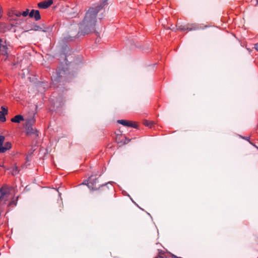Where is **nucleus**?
I'll return each mask as SVG.
<instances>
[{
	"label": "nucleus",
	"instance_id": "obj_1",
	"mask_svg": "<svg viewBox=\"0 0 258 258\" xmlns=\"http://www.w3.org/2000/svg\"><path fill=\"white\" fill-rule=\"evenodd\" d=\"M102 9L101 6L92 7L86 13L83 21L80 23V33L83 36L95 31L96 16Z\"/></svg>",
	"mask_w": 258,
	"mask_h": 258
},
{
	"label": "nucleus",
	"instance_id": "obj_2",
	"mask_svg": "<svg viewBox=\"0 0 258 258\" xmlns=\"http://www.w3.org/2000/svg\"><path fill=\"white\" fill-rule=\"evenodd\" d=\"M78 35H83L80 33V26L79 30L76 25H71L68 29L67 33L63 35L62 39L64 41L69 42L73 41Z\"/></svg>",
	"mask_w": 258,
	"mask_h": 258
},
{
	"label": "nucleus",
	"instance_id": "obj_3",
	"mask_svg": "<svg viewBox=\"0 0 258 258\" xmlns=\"http://www.w3.org/2000/svg\"><path fill=\"white\" fill-rule=\"evenodd\" d=\"M35 122V119L34 118V117H32L26 119L25 128L27 135H34L35 137H38V131L35 128L33 127V125Z\"/></svg>",
	"mask_w": 258,
	"mask_h": 258
},
{
	"label": "nucleus",
	"instance_id": "obj_4",
	"mask_svg": "<svg viewBox=\"0 0 258 258\" xmlns=\"http://www.w3.org/2000/svg\"><path fill=\"white\" fill-rule=\"evenodd\" d=\"M10 190L8 186L3 185L0 188V215L4 211L3 206L9 200Z\"/></svg>",
	"mask_w": 258,
	"mask_h": 258
},
{
	"label": "nucleus",
	"instance_id": "obj_5",
	"mask_svg": "<svg viewBox=\"0 0 258 258\" xmlns=\"http://www.w3.org/2000/svg\"><path fill=\"white\" fill-rule=\"evenodd\" d=\"M99 182L97 178H92V177H90L89 179V182L87 183L85 182H83L81 184H85L88 186V187L92 190H96L98 189L101 186L103 185H101L98 184Z\"/></svg>",
	"mask_w": 258,
	"mask_h": 258
},
{
	"label": "nucleus",
	"instance_id": "obj_6",
	"mask_svg": "<svg viewBox=\"0 0 258 258\" xmlns=\"http://www.w3.org/2000/svg\"><path fill=\"white\" fill-rule=\"evenodd\" d=\"M34 30L35 31H42L43 32H46L47 31V28L44 26L43 24L42 25V27L39 25H37L35 23H32L31 24V28L29 29H25L24 32H28L29 31Z\"/></svg>",
	"mask_w": 258,
	"mask_h": 258
},
{
	"label": "nucleus",
	"instance_id": "obj_7",
	"mask_svg": "<svg viewBox=\"0 0 258 258\" xmlns=\"http://www.w3.org/2000/svg\"><path fill=\"white\" fill-rule=\"evenodd\" d=\"M117 122L126 126H131L133 127L134 128H138V125L136 124L135 122H133L131 121H128L127 120H124V119H121V120H118Z\"/></svg>",
	"mask_w": 258,
	"mask_h": 258
},
{
	"label": "nucleus",
	"instance_id": "obj_8",
	"mask_svg": "<svg viewBox=\"0 0 258 258\" xmlns=\"http://www.w3.org/2000/svg\"><path fill=\"white\" fill-rule=\"evenodd\" d=\"M67 74L66 71L64 68L59 69L55 74V76H53L54 79L57 81L62 77H65Z\"/></svg>",
	"mask_w": 258,
	"mask_h": 258
},
{
	"label": "nucleus",
	"instance_id": "obj_9",
	"mask_svg": "<svg viewBox=\"0 0 258 258\" xmlns=\"http://www.w3.org/2000/svg\"><path fill=\"white\" fill-rule=\"evenodd\" d=\"M53 4V0H47L38 4V7L40 9H47Z\"/></svg>",
	"mask_w": 258,
	"mask_h": 258
},
{
	"label": "nucleus",
	"instance_id": "obj_10",
	"mask_svg": "<svg viewBox=\"0 0 258 258\" xmlns=\"http://www.w3.org/2000/svg\"><path fill=\"white\" fill-rule=\"evenodd\" d=\"M178 29L181 30L182 31L189 30L192 31L197 29V28L195 27L193 24H187L186 25H181L179 26Z\"/></svg>",
	"mask_w": 258,
	"mask_h": 258
},
{
	"label": "nucleus",
	"instance_id": "obj_11",
	"mask_svg": "<svg viewBox=\"0 0 258 258\" xmlns=\"http://www.w3.org/2000/svg\"><path fill=\"white\" fill-rule=\"evenodd\" d=\"M2 111H0V121L2 122H5L6 118L5 115L8 113V109L4 106L1 107Z\"/></svg>",
	"mask_w": 258,
	"mask_h": 258
},
{
	"label": "nucleus",
	"instance_id": "obj_12",
	"mask_svg": "<svg viewBox=\"0 0 258 258\" xmlns=\"http://www.w3.org/2000/svg\"><path fill=\"white\" fill-rule=\"evenodd\" d=\"M67 9L65 10V12L67 13V15L71 17H75L77 12V8L74 7L72 8V11H71L69 9V7L68 6H67Z\"/></svg>",
	"mask_w": 258,
	"mask_h": 258
},
{
	"label": "nucleus",
	"instance_id": "obj_13",
	"mask_svg": "<svg viewBox=\"0 0 258 258\" xmlns=\"http://www.w3.org/2000/svg\"><path fill=\"white\" fill-rule=\"evenodd\" d=\"M11 147V143L9 142H6L4 146H2V147L0 148V153H5L7 150L10 149Z\"/></svg>",
	"mask_w": 258,
	"mask_h": 258
},
{
	"label": "nucleus",
	"instance_id": "obj_14",
	"mask_svg": "<svg viewBox=\"0 0 258 258\" xmlns=\"http://www.w3.org/2000/svg\"><path fill=\"white\" fill-rule=\"evenodd\" d=\"M8 47L6 45H0V55L6 56L5 59L7 58Z\"/></svg>",
	"mask_w": 258,
	"mask_h": 258
},
{
	"label": "nucleus",
	"instance_id": "obj_15",
	"mask_svg": "<svg viewBox=\"0 0 258 258\" xmlns=\"http://www.w3.org/2000/svg\"><path fill=\"white\" fill-rule=\"evenodd\" d=\"M24 117L21 115H17L11 119V121L13 122L19 123L21 121L24 120Z\"/></svg>",
	"mask_w": 258,
	"mask_h": 258
},
{
	"label": "nucleus",
	"instance_id": "obj_16",
	"mask_svg": "<svg viewBox=\"0 0 258 258\" xmlns=\"http://www.w3.org/2000/svg\"><path fill=\"white\" fill-rule=\"evenodd\" d=\"M122 136L121 135H117L116 136V140L119 142L120 143H122V144H127L128 143H129V142L130 141V140L127 139L126 137H124V138H125V141H120V137H121Z\"/></svg>",
	"mask_w": 258,
	"mask_h": 258
},
{
	"label": "nucleus",
	"instance_id": "obj_17",
	"mask_svg": "<svg viewBox=\"0 0 258 258\" xmlns=\"http://www.w3.org/2000/svg\"><path fill=\"white\" fill-rule=\"evenodd\" d=\"M13 20L16 21V22L15 23H12L11 24L12 27H17V26H18V25H20L21 23H22L23 22V19H13Z\"/></svg>",
	"mask_w": 258,
	"mask_h": 258
},
{
	"label": "nucleus",
	"instance_id": "obj_18",
	"mask_svg": "<svg viewBox=\"0 0 258 258\" xmlns=\"http://www.w3.org/2000/svg\"><path fill=\"white\" fill-rule=\"evenodd\" d=\"M34 19L36 21H39L41 19V15L38 10H36L34 16Z\"/></svg>",
	"mask_w": 258,
	"mask_h": 258
},
{
	"label": "nucleus",
	"instance_id": "obj_19",
	"mask_svg": "<svg viewBox=\"0 0 258 258\" xmlns=\"http://www.w3.org/2000/svg\"><path fill=\"white\" fill-rule=\"evenodd\" d=\"M18 198V197L17 198V199L16 200H12V201H11L9 203V204L8 205V207L16 206V205H17V201Z\"/></svg>",
	"mask_w": 258,
	"mask_h": 258
},
{
	"label": "nucleus",
	"instance_id": "obj_20",
	"mask_svg": "<svg viewBox=\"0 0 258 258\" xmlns=\"http://www.w3.org/2000/svg\"><path fill=\"white\" fill-rule=\"evenodd\" d=\"M5 140V137L4 136L0 135V148L3 145L4 142Z\"/></svg>",
	"mask_w": 258,
	"mask_h": 258
},
{
	"label": "nucleus",
	"instance_id": "obj_21",
	"mask_svg": "<svg viewBox=\"0 0 258 258\" xmlns=\"http://www.w3.org/2000/svg\"><path fill=\"white\" fill-rule=\"evenodd\" d=\"M144 124L145 126L151 127L152 124H153V122L152 121H149L148 120H145L144 122Z\"/></svg>",
	"mask_w": 258,
	"mask_h": 258
},
{
	"label": "nucleus",
	"instance_id": "obj_22",
	"mask_svg": "<svg viewBox=\"0 0 258 258\" xmlns=\"http://www.w3.org/2000/svg\"><path fill=\"white\" fill-rule=\"evenodd\" d=\"M19 172V170H18V168L17 166H15L13 167V174H16L18 173Z\"/></svg>",
	"mask_w": 258,
	"mask_h": 258
},
{
	"label": "nucleus",
	"instance_id": "obj_23",
	"mask_svg": "<svg viewBox=\"0 0 258 258\" xmlns=\"http://www.w3.org/2000/svg\"><path fill=\"white\" fill-rule=\"evenodd\" d=\"M12 13L13 15H14L17 17H20L22 15V14L20 12L12 11Z\"/></svg>",
	"mask_w": 258,
	"mask_h": 258
},
{
	"label": "nucleus",
	"instance_id": "obj_24",
	"mask_svg": "<svg viewBox=\"0 0 258 258\" xmlns=\"http://www.w3.org/2000/svg\"><path fill=\"white\" fill-rule=\"evenodd\" d=\"M36 12V10H32L31 11V12L29 13V16L30 17V18H32L34 17V14Z\"/></svg>",
	"mask_w": 258,
	"mask_h": 258
},
{
	"label": "nucleus",
	"instance_id": "obj_25",
	"mask_svg": "<svg viewBox=\"0 0 258 258\" xmlns=\"http://www.w3.org/2000/svg\"><path fill=\"white\" fill-rule=\"evenodd\" d=\"M22 15L24 17H26L29 14V10L27 9L25 11L23 12Z\"/></svg>",
	"mask_w": 258,
	"mask_h": 258
},
{
	"label": "nucleus",
	"instance_id": "obj_26",
	"mask_svg": "<svg viewBox=\"0 0 258 258\" xmlns=\"http://www.w3.org/2000/svg\"><path fill=\"white\" fill-rule=\"evenodd\" d=\"M241 138H243V139L245 140H247V141H249V137H242L241 136H240Z\"/></svg>",
	"mask_w": 258,
	"mask_h": 258
},
{
	"label": "nucleus",
	"instance_id": "obj_27",
	"mask_svg": "<svg viewBox=\"0 0 258 258\" xmlns=\"http://www.w3.org/2000/svg\"><path fill=\"white\" fill-rule=\"evenodd\" d=\"M254 48H255L257 50H258V43H256V44H255Z\"/></svg>",
	"mask_w": 258,
	"mask_h": 258
},
{
	"label": "nucleus",
	"instance_id": "obj_28",
	"mask_svg": "<svg viewBox=\"0 0 258 258\" xmlns=\"http://www.w3.org/2000/svg\"><path fill=\"white\" fill-rule=\"evenodd\" d=\"M157 256H158V258H166V257H164L160 256V255H158Z\"/></svg>",
	"mask_w": 258,
	"mask_h": 258
},
{
	"label": "nucleus",
	"instance_id": "obj_29",
	"mask_svg": "<svg viewBox=\"0 0 258 258\" xmlns=\"http://www.w3.org/2000/svg\"><path fill=\"white\" fill-rule=\"evenodd\" d=\"M101 193H100V191H98L97 193V196H98L99 195H100Z\"/></svg>",
	"mask_w": 258,
	"mask_h": 258
},
{
	"label": "nucleus",
	"instance_id": "obj_30",
	"mask_svg": "<svg viewBox=\"0 0 258 258\" xmlns=\"http://www.w3.org/2000/svg\"><path fill=\"white\" fill-rule=\"evenodd\" d=\"M249 142L250 143V144H251V145H253L252 143L251 142H250V141H249Z\"/></svg>",
	"mask_w": 258,
	"mask_h": 258
},
{
	"label": "nucleus",
	"instance_id": "obj_31",
	"mask_svg": "<svg viewBox=\"0 0 258 258\" xmlns=\"http://www.w3.org/2000/svg\"><path fill=\"white\" fill-rule=\"evenodd\" d=\"M2 42V40L0 39V43Z\"/></svg>",
	"mask_w": 258,
	"mask_h": 258
},
{
	"label": "nucleus",
	"instance_id": "obj_32",
	"mask_svg": "<svg viewBox=\"0 0 258 258\" xmlns=\"http://www.w3.org/2000/svg\"><path fill=\"white\" fill-rule=\"evenodd\" d=\"M256 4H257V5H258V2H256Z\"/></svg>",
	"mask_w": 258,
	"mask_h": 258
},
{
	"label": "nucleus",
	"instance_id": "obj_33",
	"mask_svg": "<svg viewBox=\"0 0 258 258\" xmlns=\"http://www.w3.org/2000/svg\"><path fill=\"white\" fill-rule=\"evenodd\" d=\"M155 258H158V256L155 257Z\"/></svg>",
	"mask_w": 258,
	"mask_h": 258
},
{
	"label": "nucleus",
	"instance_id": "obj_34",
	"mask_svg": "<svg viewBox=\"0 0 258 258\" xmlns=\"http://www.w3.org/2000/svg\"><path fill=\"white\" fill-rule=\"evenodd\" d=\"M256 2H258V0H256Z\"/></svg>",
	"mask_w": 258,
	"mask_h": 258
}]
</instances>
